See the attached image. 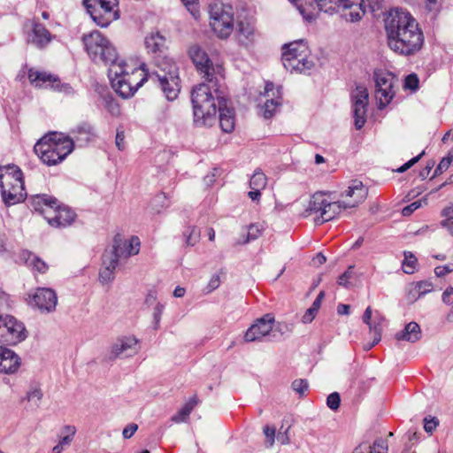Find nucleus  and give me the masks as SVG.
Wrapping results in <instances>:
<instances>
[{
    "label": "nucleus",
    "mask_w": 453,
    "mask_h": 453,
    "mask_svg": "<svg viewBox=\"0 0 453 453\" xmlns=\"http://www.w3.org/2000/svg\"><path fill=\"white\" fill-rule=\"evenodd\" d=\"M147 76V81L159 87L167 100L178 97L180 91L179 68L173 61L161 63Z\"/></svg>",
    "instance_id": "nucleus-5"
},
{
    "label": "nucleus",
    "mask_w": 453,
    "mask_h": 453,
    "mask_svg": "<svg viewBox=\"0 0 453 453\" xmlns=\"http://www.w3.org/2000/svg\"><path fill=\"white\" fill-rule=\"evenodd\" d=\"M104 267L100 270L99 279L103 283H107L114 279V271L119 265L117 258H113L111 255L107 257V255H104L103 260Z\"/></svg>",
    "instance_id": "nucleus-36"
},
{
    "label": "nucleus",
    "mask_w": 453,
    "mask_h": 453,
    "mask_svg": "<svg viewBox=\"0 0 453 453\" xmlns=\"http://www.w3.org/2000/svg\"><path fill=\"white\" fill-rule=\"evenodd\" d=\"M328 201L324 197L322 193L314 194L310 202L309 205L306 209V211L309 214H319V216H322L323 209L326 208Z\"/></svg>",
    "instance_id": "nucleus-37"
},
{
    "label": "nucleus",
    "mask_w": 453,
    "mask_h": 453,
    "mask_svg": "<svg viewBox=\"0 0 453 453\" xmlns=\"http://www.w3.org/2000/svg\"><path fill=\"white\" fill-rule=\"evenodd\" d=\"M353 265H349L348 269L338 277L337 283L340 286H342L344 288H349V279L352 277L353 274Z\"/></svg>",
    "instance_id": "nucleus-48"
},
{
    "label": "nucleus",
    "mask_w": 453,
    "mask_h": 453,
    "mask_svg": "<svg viewBox=\"0 0 453 453\" xmlns=\"http://www.w3.org/2000/svg\"><path fill=\"white\" fill-rule=\"evenodd\" d=\"M70 138L73 145L78 147L87 146L96 136L95 128L88 122H81L70 131Z\"/></svg>",
    "instance_id": "nucleus-26"
},
{
    "label": "nucleus",
    "mask_w": 453,
    "mask_h": 453,
    "mask_svg": "<svg viewBox=\"0 0 453 453\" xmlns=\"http://www.w3.org/2000/svg\"><path fill=\"white\" fill-rule=\"evenodd\" d=\"M320 12L334 13L336 7L349 9V12L344 16L347 20L351 22L359 21L365 14L364 0H314Z\"/></svg>",
    "instance_id": "nucleus-10"
},
{
    "label": "nucleus",
    "mask_w": 453,
    "mask_h": 453,
    "mask_svg": "<svg viewBox=\"0 0 453 453\" xmlns=\"http://www.w3.org/2000/svg\"><path fill=\"white\" fill-rule=\"evenodd\" d=\"M27 336L24 324L13 316L0 315V342L6 345H16Z\"/></svg>",
    "instance_id": "nucleus-11"
},
{
    "label": "nucleus",
    "mask_w": 453,
    "mask_h": 453,
    "mask_svg": "<svg viewBox=\"0 0 453 453\" xmlns=\"http://www.w3.org/2000/svg\"><path fill=\"white\" fill-rule=\"evenodd\" d=\"M25 183L22 170L14 164L0 165V185H20Z\"/></svg>",
    "instance_id": "nucleus-29"
},
{
    "label": "nucleus",
    "mask_w": 453,
    "mask_h": 453,
    "mask_svg": "<svg viewBox=\"0 0 453 453\" xmlns=\"http://www.w3.org/2000/svg\"><path fill=\"white\" fill-rule=\"evenodd\" d=\"M137 429L138 426L134 423H131L123 429L122 435L125 439H130Z\"/></svg>",
    "instance_id": "nucleus-59"
},
{
    "label": "nucleus",
    "mask_w": 453,
    "mask_h": 453,
    "mask_svg": "<svg viewBox=\"0 0 453 453\" xmlns=\"http://www.w3.org/2000/svg\"><path fill=\"white\" fill-rule=\"evenodd\" d=\"M125 133L123 130H117L115 143L119 150H125Z\"/></svg>",
    "instance_id": "nucleus-63"
},
{
    "label": "nucleus",
    "mask_w": 453,
    "mask_h": 453,
    "mask_svg": "<svg viewBox=\"0 0 453 453\" xmlns=\"http://www.w3.org/2000/svg\"><path fill=\"white\" fill-rule=\"evenodd\" d=\"M31 42L37 48L43 49L52 41V35L38 19L32 20Z\"/></svg>",
    "instance_id": "nucleus-30"
},
{
    "label": "nucleus",
    "mask_w": 453,
    "mask_h": 453,
    "mask_svg": "<svg viewBox=\"0 0 453 453\" xmlns=\"http://www.w3.org/2000/svg\"><path fill=\"white\" fill-rule=\"evenodd\" d=\"M188 55L205 81H211L212 79L217 78L212 61L203 49L197 44L192 45L188 49Z\"/></svg>",
    "instance_id": "nucleus-14"
},
{
    "label": "nucleus",
    "mask_w": 453,
    "mask_h": 453,
    "mask_svg": "<svg viewBox=\"0 0 453 453\" xmlns=\"http://www.w3.org/2000/svg\"><path fill=\"white\" fill-rule=\"evenodd\" d=\"M388 45L401 56H413L423 48L422 29L412 15L403 9L391 10L385 19Z\"/></svg>",
    "instance_id": "nucleus-1"
},
{
    "label": "nucleus",
    "mask_w": 453,
    "mask_h": 453,
    "mask_svg": "<svg viewBox=\"0 0 453 453\" xmlns=\"http://www.w3.org/2000/svg\"><path fill=\"white\" fill-rule=\"evenodd\" d=\"M262 230L259 228L257 225L251 224L249 226L247 238L244 241V243H247L250 241L257 239L261 235Z\"/></svg>",
    "instance_id": "nucleus-52"
},
{
    "label": "nucleus",
    "mask_w": 453,
    "mask_h": 453,
    "mask_svg": "<svg viewBox=\"0 0 453 453\" xmlns=\"http://www.w3.org/2000/svg\"><path fill=\"white\" fill-rule=\"evenodd\" d=\"M108 76L115 92L125 99L132 97L138 88L147 81L148 78L147 75H143L135 82V85L132 87L130 83L132 81H130L129 77H127V73H125V60L123 59H120L109 67Z\"/></svg>",
    "instance_id": "nucleus-9"
},
{
    "label": "nucleus",
    "mask_w": 453,
    "mask_h": 453,
    "mask_svg": "<svg viewBox=\"0 0 453 453\" xmlns=\"http://www.w3.org/2000/svg\"><path fill=\"white\" fill-rule=\"evenodd\" d=\"M281 105L280 98H272L266 100L265 104L262 106V115L265 119H271L277 109Z\"/></svg>",
    "instance_id": "nucleus-39"
},
{
    "label": "nucleus",
    "mask_w": 453,
    "mask_h": 453,
    "mask_svg": "<svg viewBox=\"0 0 453 453\" xmlns=\"http://www.w3.org/2000/svg\"><path fill=\"white\" fill-rule=\"evenodd\" d=\"M164 309H165V306L161 303H157L156 304L155 308H154L153 322H154V328L155 329H157L158 326H159V323H160V320H161V316H162Z\"/></svg>",
    "instance_id": "nucleus-56"
},
{
    "label": "nucleus",
    "mask_w": 453,
    "mask_h": 453,
    "mask_svg": "<svg viewBox=\"0 0 453 453\" xmlns=\"http://www.w3.org/2000/svg\"><path fill=\"white\" fill-rule=\"evenodd\" d=\"M77 215L74 211L66 205L61 204L57 199L56 208H52L50 215H46L48 224L56 228L71 226Z\"/></svg>",
    "instance_id": "nucleus-18"
},
{
    "label": "nucleus",
    "mask_w": 453,
    "mask_h": 453,
    "mask_svg": "<svg viewBox=\"0 0 453 453\" xmlns=\"http://www.w3.org/2000/svg\"><path fill=\"white\" fill-rule=\"evenodd\" d=\"M197 403L198 398L195 395L179 410L175 415L172 417V421L175 423L186 421Z\"/></svg>",
    "instance_id": "nucleus-38"
},
{
    "label": "nucleus",
    "mask_w": 453,
    "mask_h": 453,
    "mask_svg": "<svg viewBox=\"0 0 453 453\" xmlns=\"http://www.w3.org/2000/svg\"><path fill=\"white\" fill-rule=\"evenodd\" d=\"M145 48L155 63L156 66L164 62H172V58L166 55L168 47L165 37L158 31L150 33L144 39Z\"/></svg>",
    "instance_id": "nucleus-13"
},
{
    "label": "nucleus",
    "mask_w": 453,
    "mask_h": 453,
    "mask_svg": "<svg viewBox=\"0 0 453 453\" xmlns=\"http://www.w3.org/2000/svg\"><path fill=\"white\" fill-rule=\"evenodd\" d=\"M42 398V392L40 388H35L33 390L28 391L27 394V401L36 400L37 402H40Z\"/></svg>",
    "instance_id": "nucleus-62"
},
{
    "label": "nucleus",
    "mask_w": 453,
    "mask_h": 453,
    "mask_svg": "<svg viewBox=\"0 0 453 453\" xmlns=\"http://www.w3.org/2000/svg\"><path fill=\"white\" fill-rule=\"evenodd\" d=\"M1 197L5 206L10 207L27 198L25 183L20 185H0Z\"/></svg>",
    "instance_id": "nucleus-25"
},
{
    "label": "nucleus",
    "mask_w": 453,
    "mask_h": 453,
    "mask_svg": "<svg viewBox=\"0 0 453 453\" xmlns=\"http://www.w3.org/2000/svg\"><path fill=\"white\" fill-rule=\"evenodd\" d=\"M31 305H35L42 312H52L58 303L57 293L50 288H37L32 295Z\"/></svg>",
    "instance_id": "nucleus-19"
},
{
    "label": "nucleus",
    "mask_w": 453,
    "mask_h": 453,
    "mask_svg": "<svg viewBox=\"0 0 453 453\" xmlns=\"http://www.w3.org/2000/svg\"><path fill=\"white\" fill-rule=\"evenodd\" d=\"M210 26L220 39H226L234 31V12L230 5L220 2L211 4L209 6Z\"/></svg>",
    "instance_id": "nucleus-7"
},
{
    "label": "nucleus",
    "mask_w": 453,
    "mask_h": 453,
    "mask_svg": "<svg viewBox=\"0 0 453 453\" xmlns=\"http://www.w3.org/2000/svg\"><path fill=\"white\" fill-rule=\"evenodd\" d=\"M353 103V117L355 119V127L360 130L366 122V111L368 106V91L362 85H357L355 91L351 94Z\"/></svg>",
    "instance_id": "nucleus-16"
},
{
    "label": "nucleus",
    "mask_w": 453,
    "mask_h": 453,
    "mask_svg": "<svg viewBox=\"0 0 453 453\" xmlns=\"http://www.w3.org/2000/svg\"><path fill=\"white\" fill-rule=\"evenodd\" d=\"M309 49L303 41H294L282 46L281 61L284 67L290 73H306L314 65L312 60L308 59Z\"/></svg>",
    "instance_id": "nucleus-6"
},
{
    "label": "nucleus",
    "mask_w": 453,
    "mask_h": 453,
    "mask_svg": "<svg viewBox=\"0 0 453 453\" xmlns=\"http://www.w3.org/2000/svg\"><path fill=\"white\" fill-rule=\"evenodd\" d=\"M442 301L446 304H452L453 303V288L449 287L445 289V291L442 293Z\"/></svg>",
    "instance_id": "nucleus-64"
},
{
    "label": "nucleus",
    "mask_w": 453,
    "mask_h": 453,
    "mask_svg": "<svg viewBox=\"0 0 453 453\" xmlns=\"http://www.w3.org/2000/svg\"><path fill=\"white\" fill-rule=\"evenodd\" d=\"M57 198L47 194H37L27 198V207L35 212L43 216L50 215L52 208H56Z\"/></svg>",
    "instance_id": "nucleus-21"
},
{
    "label": "nucleus",
    "mask_w": 453,
    "mask_h": 453,
    "mask_svg": "<svg viewBox=\"0 0 453 453\" xmlns=\"http://www.w3.org/2000/svg\"><path fill=\"white\" fill-rule=\"evenodd\" d=\"M183 236L187 246H194L199 240L200 231L195 226H188L183 233Z\"/></svg>",
    "instance_id": "nucleus-43"
},
{
    "label": "nucleus",
    "mask_w": 453,
    "mask_h": 453,
    "mask_svg": "<svg viewBox=\"0 0 453 453\" xmlns=\"http://www.w3.org/2000/svg\"><path fill=\"white\" fill-rule=\"evenodd\" d=\"M226 98L219 90L218 79L196 86L191 92L194 124L196 127H211L216 122L219 99Z\"/></svg>",
    "instance_id": "nucleus-2"
},
{
    "label": "nucleus",
    "mask_w": 453,
    "mask_h": 453,
    "mask_svg": "<svg viewBox=\"0 0 453 453\" xmlns=\"http://www.w3.org/2000/svg\"><path fill=\"white\" fill-rule=\"evenodd\" d=\"M309 383L305 379L295 380L292 382V388L300 395H303L304 392L308 389Z\"/></svg>",
    "instance_id": "nucleus-50"
},
{
    "label": "nucleus",
    "mask_w": 453,
    "mask_h": 453,
    "mask_svg": "<svg viewBox=\"0 0 453 453\" xmlns=\"http://www.w3.org/2000/svg\"><path fill=\"white\" fill-rule=\"evenodd\" d=\"M355 192H357V200H354V202L349 204L357 207L367 197L368 188L363 184L361 180H351V184L349 186L345 195L346 196L353 197Z\"/></svg>",
    "instance_id": "nucleus-35"
},
{
    "label": "nucleus",
    "mask_w": 453,
    "mask_h": 453,
    "mask_svg": "<svg viewBox=\"0 0 453 453\" xmlns=\"http://www.w3.org/2000/svg\"><path fill=\"white\" fill-rule=\"evenodd\" d=\"M363 322L369 326L370 332L373 334V341L369 348H372L378 344L381 340L383 325L385 323V318L379 312L375 311L372 315V311L368 306L363 314Z\"/></svg>",
    "instance_id": "nucleus-22"
},
{
    "label": "nucleus",
    "mask_w": 453,
    "mask_h": 453,
    "mask_svg": "<svg viewBox=\"0 0 453 453\" xmlns=\"http://www.w3.org/2000/svg\"><path fill=\"white\" fill-rule=\"evenodd\" d=\"M375 81V97L378 101V108H386L394 98L395 76L387 71H375L373 73Z\"/></svg>",
    "instance_id": "nucleus-12"
},
{
    "label": "nucleus",
    "mask_w": 453,
    "mask_h": 453,
    "mask_svg": "<svg viewBox=\"0 0 453 453\" xmlns=\"http://www.w3.org/2000/svg\"><path fill=\"white\" fill-rule=\"evenodd\" d=\"M263 432L266 438V441H265L266 447H268V448L272 447L273 445L274 440H275L276 428L274 426L266 425L264 426Z\"/></svg>",
    "instance_id": "nucleus-47"
},
{
    "label": "nucleus",
    "mask_w": 453,
    "mask_h": 453,
    "mask_svg": "<svg viewBox=\"0 0 453 453\" xmlns=\"http://www.w3.org/2000/svg\"><path fill=\"white\" fill-rule=\"evenodd\" d=\"M441 215L444 218L441 221V226L447 227L453 235V205L444 208Z\"/></svg>",
    "instance_id": "nucleus-44"
},
{
    "label": "nucleus",
    "mask_w": 453,
    "mask_h": 453,
    "mask_svg": "<svg viewBox=\"0 0 453 453\" xmlns=\"http://www.w3.org/2000/svg\"><path fill=\"white\" fill-rule=\"evenodd\" d=\"M438 425L439 421L435 417H426L424 418V429L426 433L432 434L436 429Z\"/></svg>",
    "instance_id": "nucleus-55"
},
{
    "label": "nucleus",
    "mask_w": 453,
    "mask_h": 453,
    "mask_svg": "<svg viewBox=\"0 0 453 453\" xmlns=\"http://www.w3.org/2000/svg\"><path fill=\"white\" fill-rule=\"evenodd\" d=\"M74 150L73 141L68 134L50 132L34 146L35 153L49 166L60 164Z\"/></svg>",
    "instance_id": "nucleus-3"
},
{
    "label": "nucleus",
    "mask_w": 453,
    "mask_h": 453,
    "mask_svg": "<svg viewBox=\"0 0 453 453\" xmlns=\"http://www.w3.org/2000/svg\"><path fill=\"white\" fill-rule=\"evenodd\" d=\"M425 155V150H423L420 154L418 156L412 157L409 161H407L405 164H403L402 166L396 169V173H402L410 169L412 165H414L416 163H418L421 157Z\"/></svg>",
    "instance_id": "nucleus-54"
},
{
    "label": "nucleus",
    "mask_w": 453,
    "mask_h": 453,
    "mask_svg": "<svg viewBox=\"0 0 453 453\" xmlns=\"http://www.w3.org/2000/svg\"><path fill=\"white\" fill-rule=\"evenodd\" d=\"M415 288L418 293V296H421L433 290V284L427 280L419 281L417 282Z\"/></svg>",
    "instance_id": "nucleus-53"
},
{
    "label": "nucleus",
    "mask_w": 453,
    "mask_h": 453,
    "mask_svg": "<svg viewBox=\"0 0 453 453\" xmlns=\"http://www.w3.org/2000/svg\"><path fill=\"white\" fill-rule=\"evenodd\" d=\"M273 324L274 317L271 313H267L262 318L257 319L246 331L244 335L245 342L260 341L273 330Z\"/></svg>",
    "instance_id": "nucleus-20"
},
{
    "label": "nucleus",
    "mask_w": 453,
    "mask_h": 453,
    "mask_svg": "<svg viewBox=\"0 0 453 453\" xmlns=\"http://www.w3.org/2000/svg\"><path fill=\"white\" fill-rule=\"evenodd\" d=\"M76 434V428L74 426L66 425L63 427L62 436L59 439V443L65 448V446L70 445L73 441L74 435Z\"/></svg>",
    "instance_id": "nucleus-42"
},
{
    "label": "nucleus",
    "mask_w": 453,
    "mask_h": 453,
    "mask_svg": "<svg viewBox=\"0 0 453 453\" xmlns=\"http://www.w3.org/2000/svg\"><path fill=\"white\" fill-rule=\"evenodd\" d=\"M419 79L416 73L408 74L404 79V88L411 91L418 90Z\"/></svg>",
    "instance_id": "nucleus-46"
},
{
    "label": "nucleus",
    "mask_w": 453,
    "mask_h": 453,
    "mask_svg": "<svg viewBox=\"0 0 453 453\" xmlns=\"http://www.w3.org/2000/svg\"><path fill=\"white\" fill-rule=\"evenodd\" d=\"M255 24L248 19L239 20L236 24L234 38L242 47L248 48L256 41Z\"/></svg>",
    "instance_id": "nucleus-24"
},
{
    "label": "nucleus",
    "mask_w": 453,
    "mask_h": 453,
    "mask_svg": "<svg viewBox=\"0 0 453 453\" xmlns=\"http://www.w3.org/2000/svg\"><path fill=\"white\" fill-rule=\"evenodd\" d=\"M19 259L27 267H29L34 273H39L44 274L49 270V265L36 254L23 250L19 253Z\"/></svg>",
    "instance_id": "nucleus-31"
},
{
    "label": "nucleus",
    "mask_w": 453,
    "mask_h": 453,
    "mask_svg": "<svg viewBox=\"0 0 453 453\" xmlns=\"http://www.w3.org/2000/svg\"><path fill=\"white\" fill-rule=\"evenodd\" d=\"M453 272V264L445 265H439L434 268V273L437 277H443L446 274Z\"/></svg>",
    "instance_id": "nucleus-57"
},
{
    "label": "nucleus",
    "mask_w": 453,
    "mask_h": 453,
    "mask_svg": "<svg viewBox=\"0 0 453 453\" xmlns=\"http://www.w3.org/2000/svg\"><path fill=\"white\" fill-rule=\"evenodd\" d=\"M141 242L138 236L133 235L128 241L123 239L121 234L118 233L112 240V250L111 256L117 258L119 262L120 257H129L137 255L140 251Z\"/></svg>",
    "instance_id": "nucleus-15"
},
{
    "label": "nucleus",
    "mask_w": 453,
    "mask_h": 453,
    "mask_svg": "<svg viewBox=\"0 0 453 453\" xmlns=\"http://www.w3.org/2000/svg\"><path fill=\"white\" fill-rule=\"evenodd\" d=\"M347 208H354V205H350L345 202H328L326 208L323 209L322 216H318L315 218L314 221L316 225H321L325 222L330 221L334 219L337 215H339L342 210Z\"/></svg>",
    "instance_id": "nucleus-32"
},
{
    "label": "nucleus",
    "mask_w": 453,
    "mask_h": 453,
    "mask_svg": "<svg viewBox=\"0 0 453 453\" xmlns=\"http://www.w3.org/2000/svg\"><path fill=\"white\" fill-rule=\"evenodd\" d=\"M21 364L20 357L11 349L0 346V372L15 373Z\"/></svg>",
    "instance_id": "nucleus-27"
},
{
    "label": "nucleus",
    "mask_w": 453,
    "mask_h": 453,
    "mask_svg": "<svg viewBox=\"0 0 453 453\" xmlns=\"http://www.w3.org/2000/svg\"><path fill=\"white\" fill-rule=\"evenodd\" d=\"M403 256L404 259L402 263L403 272L408 274L413 273L418 264L417 257L411 251H404Z\"/></svg>",
    "instance_id": "nucleus-40"
},
{
    "label": "nucleus",
    "mask_w": 453,
    "mask_h": 453,
    "mask_svg": "<svg viewBox=\"0 0 453 453\" xmlns=\"http://www.w3.org/2000/svg\"><path fill=\"white\" fill-rule=\"evenodd\" d=\"M83 4L98 27H107L119 17L118 0H83Z\"/></svg>",
    "instance_id": "nucleus-8"
},
{
    "label": "nucleus",
    "mask_w": 453,
    "mask_h": 453,
    "mask_svg": "<svg viewBox=\"0 0 453 453\" xmlns=\"http://www.w3.org/2000/svg\"><path fill=\"white\" fill-rule=\"evenodd\" d=\"M192 15L196 18V13H199L197 9V0H181Z\"/></svg>",
    "instance_id": "nucleus-61"
},
{
    "label": "nucleus",
    "mask_w": 453,
    "mask_h": 453,
    "mask_svg": "<svg viewBox=\"0 0 453 453\" xmlns=\"http://www.w3.org/2000/svg\"><path fill=\"white\" fill-rule=\"evenodd\" d=\"M219 121L224 133H231L235 127V111L227 98L219 99Z\"/></svg>",
    "instance_id": "nucleus-23"
},
{
    "label": "nucleus",
    "mask_w": 453,
    "mask_h": 453,
    "mask_svg": "<svg viewBox=\"0 0 453 453\" xmlns=\"http://www.w3.org/2000/svg\"><path fill=\"white\" fill-rule=\"evenodd\" d=\"M388 442L382 438L376 439L372 445L366 442L358 444L352 453H388Z\"/></svg>",
    "instance_id": "nucleus-34"
},
{
    "label": "nucleus",
    "mask_w": 453,
    "mask_h": 453,
    "mask_svg": "<svg viewBox=\"0 0 453 453\" xmlns=\"http://www.w3.org/2000/svg\"><path fill=\"white\" fill-rule=\"evenodd\" d=\"M27 77L30 83L36 88H52L58 91H64L65 93L72 90L69 84H61L58 77L54 76L46 72H41L35 68H29L27 71Z\"/></svg>",
    "instance_id": "nucleus-17"
},
{
    "label": "nucleus",
    "mask_w": 453,
    "mask_h": 453,
    "mask_svg": "<svg viewBox=\"0 0 453 453\" xmlns=\"http://www.w3.org/2000/svg\"><path fill=\"white\" fill-rule=\"evenodd\" d=\"M144 64L142 65L141 68H134L131 73H129L127 70V64L125 63V73H127V77H129L130 81H132L131 86L135 85V82L140 80L143 75H149L150 73H147L145 69L143 68Z\"/></svg>",
    "instance_id": "nucleus-45"
},
{
    "label": "nucleus",
    "mask_w": 453,
    "mask_h": 453,
    "mask_svg": "<svg viewBox=\"0 0 453 453\" xmlns=\"http://www.w3.org/2000/svg\"><path fill=\"white\" fill-rule=\"evenodd\" d=\"M81 41L89 58L95 64L111 66L121 59L115 46L98 30L83 34Z\"/></svg>",
    "instance_id": "nucleus-4"
},
{
    "label": "nucleus",
    "mask_w": 453,
    "mask_h": 453,
    "mask_svg": "<svg viewBox=\"0 0 453 453\" xmlns=\"http://www.w3.org/2000/svg\"><path fill=\"white\" fill-rule=\"evenodd\" d=\"M138 340L134 336H122L111 346V357L117 358L121 356L129 357L136 353Z\"/></svg>",
    "instance_id": "nucleus-28"
},
{
    "label": "nucleus",
    "mask_w": 453,
    "mask_h": 453,
    "mask_svg": "<svg viewBox=\"0 0 453 453\" xmlns=\"http://www.w3.org/2000/svg\"><path fill=\"white\" fill-rule=\"evenodd\" d=\"M450 164L446 161V159L441 158L438 165L436 166L434 175L432 178L438 176L444 173L449 167Z\"/></svg>",
    "instance_id": "nucleus-60"
},
{
    "label": "nucleus",
    "mask_w": 453,
    "mask_h": 453,
    "mask_svg": "<svg viewBox=\"0 0 453 453\" xmlns=\"http://www.w3.org/2000/svg\"><path fill=\"white\" fill-rule=\"evenodd\" d=\"M419 207H421V201L420 200L415 201V202L411 203V204L405 206L403 209L402 213L403 216L408 217V216L411 215Z\"/></svg>",
    "instance_id": "nucleus-58"
},
{
    "label": "nucleus",
    "mask_w": 453,
    "mask_h": 453,
    "mask_svg": "<svg viewBox=\"0 0 453 453\" xmlns=\"http://www.w3.org/2000/svg\"><path fill=\"white\" fill-rule=\"evenodd\" d=\"M442 0H423L424 7L428 12L437 14L441 11Z\"/></svg>",
    "instance_id": "nucleus-49"
},
{
    "label": "nucleus",
    "mask_w": 453,
    "mask_h": 453,
    "mask_svg": "<svg viewBox=\"0 0 453 453\" xmlns=\"http://www.w3.org/2000/svg\"><path fill=\"white\" fill-rule=\"evenodd\" d=\"M267 179L265 174L260 170H256L250 180V187L264 189L266 186Z\"/></svg>",
    "instance_id": "nucleus-41"
},
{
    "label": "nucleus",
    "mask_w": 453,
    "mask_h": 453,
    "mask_svg": "<svg viewBox=\"0 0 453 453\" xmlns=\"http://www.w3.org/2000/svg\"><path fill=\"white\" fill-rule=\"evenodd\" d=\"M422 335L420 326L418 323L411 321L408 323L404 328L395 334V339L397 341H406L409 342H418Z\"/></svg>",
    "instance_id": "nucleus-33"
},
{
    "label": "nucleus",
    "mask_w": 453,
    "mask_h": 453,
    "mask_svg": "<svg viewBox=\"0 0 453 453\" xmlns=\"http://www.w3.org/2000/svg\"><path fill=\"white\" fill-rule=\"evenodd\" d=\"M341 396L339 393H331L326 398V405L329 409L336 411L340 407Z\"/></svg>",
    "instance_id": "nucleus-51"
}]
</instances>
